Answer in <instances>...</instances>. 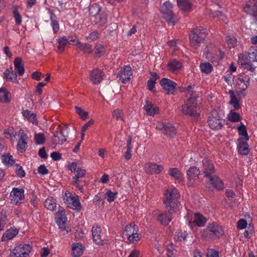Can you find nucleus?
I'll return each instance as SVG.
<instances>
[{
	"mask_svg": "<svg viewBox=\"0 0 257 257\" xmlns=\"http://www.w3.org/2000/svg\"><path fill=\"white\" fill-rule=\"evenodd\" d=\"M180 193L176 188L169 189L166 191L164 203L168 213H173L177 212L181 205L178 199Z\"/></svg>",
	"mask_w": 257,
	"mask_h": 257,
	"instance_id": "obj_1",
	"label": "nucleus"
},
{
	"mask_svg": "<svg viewBox=\"0 0 257 257\" xmlns=\"http://www.w3.org/2000/svg\"><path fill=\"white\" fill-rule=\"evenodd\" d=\"M224 233L222 227L217 222L209 224L201 232V236L206 239H216L220 238Z\"/></svg>",
	"mask_w": 257,
	"mask_h": 257,
	"instance_id": "obj_2",
	"label": "nucleus"
},
{
	"mask_svg": "<svg viewBox=\"0 0 257 257\" xmlns=\"http://www.w3.org/2000/svg\"><path fill=\"white\" fill-rule=\"evenodd\" d=\"M207 30L202 27H198L194 29L189 34V40L191 47L197 49L199 44L203 42L206 38Z\"/></svg>",
	"mask_w": 257,
	"mask_h": 257,
	"instance_id": "obj_3",
	"label": "nucleus"
},
{
	"mask_svg": "<svg viewBox=\"0 0 257 257\" xmlns=\"http://www.w3.org/2000/svg\"><path fill=\"white\" fill-rule=\"evenodd\" d=\"M160 11L169 25L174 26L178 21L176 16L173 12V5L170 2H165L161 6Z\"/></svg>",
	"mask_w": 257,
	"mask_h": 257,
	"instance_id": "obj_4",
	"label": "nucleus"
},
{
	"mask_svg": "<svg viewBox=\"0 0 257 257\" xmlns=\"http://www.w3.org/2000/svg\"><path fill=\"white\" fill-rule=\"evenodd\" d=\"M200 171L196 167H191L187 171L188 178L187 185L189 187H195L200 182L199 175Z\"/></svg>",
	"mask_w": 257,
	"mask_h": 257,
	"instance_id": "obj_5",
	"label": "nucleus"
},
{
	"mask_svg": "<svg viewBox=\"0 0 257 257\" xmlns=\"http://www.w3.org/2000/svg\"><path fill=\"white\" fill-rule=\"evenodd\" d=\"M138 232V226L135 224H130L126 225L123 231V235H125L128 240L134 243L139 240V234Z\"/></svg>",
	"mask_w": 257,
	"mask_h": 257,
	"instance_id": "obj_6",
	"label": "nucleus"
},
{
	"mask_svg": "<svg viewBox=\"0 0 257 257\" xmlns=\"http://www.w3.org/2000/svg\"><path fill=\"white\" fill-rule=\"evenodd\" d=\"M32 249L29 244H20L11 251L10 254L18 257H27Z\"/></svg>",
	"mask_w": 257,
	"mask_h": 257,
	"instance_id": "obj_7",
	"label": "nucleus"
},
{
	"mask_svg": "<svg viewBox=\"0 0 257 257\" xmlns=\"http://www.w3.org/2000/svg\"><path fill=\"white\" fill-rule=\"evenodd\" d=\"M243 10L245 13L252 16L254 23L257 24V1H248Z\"/></svg>",
	"mask_w": 257,
	"mask_h": 257,
	"instance_id": "obj_8",
	"label": "nucleus"
},
{
	"mask_svg": "<svg viewBox=\"0 0 257 257\" xmlns=\"http://www.w3.org/2000/svg\"><path fill=\"white\" fill-rule=\"evenodd\" d=\"M156 128L162 131L164 135L170 138L174 137L176 134V128L170 123H159L156 126Z\"/></svg>",
	"mask_w": 257,
	"mask_h": 257,
	"instance_id": "obj_9",
	"label": "nucleus"
},
{
	"mask_svg": "<svg viewBox=\"0 0 257 257\" xmlns=\"http://www.w3.org/2000/svg\"><path fill=\"white\" fill-rule=\"evenodd\" d=\"M133 75L132 68L130 66H124L117 73V77L119 81L122 83L125 84L129 82L131 76Z\"/></svg>",
	"mask_w": 257,
	"mask_h": 257,
	"instance_id": "obj_10",
	"label": "nucleus"
},
{
	"mask_svg": "<svg viewBox=\"0 0 257 257\" xmlns=\"http://www.w3.org/2000/svg\"><path fill=\"white\" fill-rule=\"evenodd\" d=\"M207 122L209 127L212 130H220L223 126L221 120L217 115L216 111L212 112L211 116L209 117Z\"/></svg>",
	"mask_w": 257,
	"mask_h": 257,
	"instance_id": "obj_11",
	"label": "nucleus"
},
{
	"mask_svg": "<svg viewBox=\"0 0 257 257\" xmlns=\"http://www.w3.org/2000/svg\"><path fill=\"white\" fill-rule=\"evenodd\" d=\"M67 136L65 135L60 125H58L57 130L53 133L52 142L55 145H62L67 140Z\"/></svg>",
	"mask_w": 257,
	"mask_h": 257,
	"instance_id": "obj_12",
	"label": "nucleus"
},
{
	"mask_svg": "<svg viewBox=\"0 0 257 257\" xmlns=\"http://www.w3.org/2000/svg\"><path fill=\"white\" fill-rule=\"evenodd\" d=\"M202 172L205 177H211L215 173V168L213 164L210 160L205 158L202 161Z\"/></svg>",
	"mask_w": 257,
	"mask_h": 257,
	"instance_id": "obj_13",
	"label": "nucleus"
},
{
	"mask_svg": "<svg viewBox=\"0 0 257 257\" xmlns=\"http://www.w3.org/2000/svg\"><path fill=\"white\" fill-rule=\"evenodd\" d=\"M160 83L167 94H173L175 92L177 84L170 79L164 78L160 81Z\"/></svg>",
	"mask_w": 257,
	"mask_h": 257,
	"instance_id": "obj_14",
	"label": "nucleus"
},
{
	"mask_svg": "<svg viewBox=\"0 0 257 257\" xmlns=\"http://www.w3.org/2000/svg\"><path fill=\"white\" fill-rule=\"evenodd\" d=\"M10 197H11V200L15 202L16 204H21L22 201L24 199V190L18 188H13L11 193Z\"/></svg>",
	"mask_w": 257,
	"mask_h": 257,
	"instance_id": "obj_15",
	"label": "nucleus"
},
{
	"mask_svg": "<svg viewBox=\"0 0 257 257\" xmlns=\"http://www.w3.org/2000/svg\"><path fill=\"white\" fill-rule=\"evenodd\" d=\"M104 73L98 68L93 69L90 74L89 79L94 84H99L103 79Z\"/></svg>",
	"mask_w": 257,
	"mask_h": 257,
	"instance_id": "obj_16",
	"label": "nucleus"
},
{
	"mask_svg": "<svg viewBox=\"0 0 257 257\" xmlns=\"http://www.w3.org/2000/svg\"><path fill=\"white\" fill-rule=\"evenodd\" d=\"M69 170L75 173V176L73 178H83L86 174V171L78 167L77 164L73 162L68 166Z\"/></svg>",
	"mask_w": 257,
	"mask_h": 257,
	"instance_id": "obj_17",
	"label": "nucleus"
},
{
	"mask_svg": "<svg viewBox=\"0 0 257 257\" xmlns=\"http://www.w3.org/2000/svg\"><path fill=\"white\" fill-rule=\"evenodd\" d=\"M163 169L162 165L154 163H148L145 165V171L150 174H159Z\"/></svg>",
	"mask_w": 257,
	"mask_h": 257,
	"instance_id": "obj_18",
	"label": "nucleus"
},
{
	"mask_svg": "<svg viewBox=\"0 0 257 257\" xmlns=\"http://www.w3.org/2000/svg\"><path fill=\"white\" fill-rule=\"evenodd\" d=\"M64 203L67 205L68 208L77 210H80L81 208V203L77 196L69 199L64 198Z\"/></svg>",
	"mask_w": 257,
	"mask_h": 257,
	"instance_id": "obj_19",
	"label": "nucleus"
},
{
	"mask_svg": "<svg viewBox=\"0 0 257 257\" xmlns=\"http://www.w3.org/2000/svg\"><path fill=\"white\" fill-rule=\"evenodd\" d=\"M181 110L184 114L193 117L195 119H198L199 116V114L197 112L196 109L188 103L183 104L182 106Z\"/></svg>",
	"mask_w": 257,
	"mask_h": 257,
	"instance_id": "obj_20",
	"label": "nucleus"
},
{
	"mask_svg": "<svg viewBox=\"0 0 257 257\" xmlns=\"http://www.w3.org/2000/svg\"><path fill=\"white\" fill-rule=\"evenodd\" d=\"M192 86L189 85L187 89V97H188L187 102L192 106H193L195 109L198 106L197 98L196 95H193V92L192 90Z\"/></svg>",
	"mask_w": 257,
	"mask_h": 257,
	"instance_id": "obj_21",
	"label": "nucleus"
},
{
	"mask_svg": "<svg viewBox=\"0 0 257 257\" xmlns=\"http://www.w3.org/2000/svg\"><path fill=\"white\" fill-rule=\"evenodd\" d=\"M247 141L246 140H244L243 138L238 139L237 148L238 152L241 155H247L249 153V150Z\"/></svg>",
	"mask_w": 257,
	"mask_h": 257,
	"instance_id": "obj_22",
	"label": "nucleus"
},
{
	"mask_svg": "<svg viewBox=\"0 0 257 257\" xmlns=\"http://www.w3.org/2000/svg\"><path fill=\"white\" fill-rule=\"evenodd\" d=\"M84 247L80 242L74 243L72 244V257H79L84 251Z\"/></svg>",
	"mask_w": 257,
	"mask_h": 257,
	"instance_id": "obj_23",
	"label": "nucleus"
},
{
	"mask_svg": "<svg viewBox=\"0 0 257 257\" xmlns=\"http://www.w3.org/2000/svg\"><path fill=\"white\" fill-rule=\"evenodd\" d=\"M91 231L93 241L98 244H102V239H101L100 235V226L98 225L93 226L91 229Z\"/></svg>",
	"mask_w": 257,
	"mask_h": 257,
	"instance_id": "obj_24",
	"label": "nucleus"
},
{
	"mask_svg": "<svg viewBox=\"0 0 257 257\" xmlns=\"http://www.w3.org/2000/svg\"><path fill=\"white\" fill-rule=\"evenodd\" d=\"M51 25L53 28L54 33H56L59 30V24L57 17L52 10H49Z\"/></svg>",
	"mask_w": 257,
	"mask_h": 257,
	"instance_id": "obj_25",
	"label": "nucleus"
},
{
	"mask_svg": "<svg viewBox=\"0 0 257 257\" xmlns=\"http://www.w3.org/2000/svg\"><path fill=\"white\" fill-rule=\"evenodd\" d=\"M19 233V230L17 229H8L2 237V241H6L12 239Z\"/></svg>",
	"mask_w": 257,
	"mask_h": 257,
	"instance_id": "obj_26",
	"label": "nucleus"
},
{
	"mask_svg": "<svg viewBox=\"0 0 257 257\" xmlns=\"http://www.w3.org/2000/svg\"><path fill=\"white\" fill-rule=\"evenodd\" d=\"M177 4L179 8L184 12H189L192 8V4L189 0H177Z\"/></svg>",
	"mask_w": 257,
	"mask_h": 257,
	"instance_id": "obj_27",
	"label": "nucleus"
},
{
	"mask_svg": "<svg viewBox=\"0 0 257 257\" xmlns=\"http://www.w3.org/2000/svg\"><path fill=\"white\" fill-rule=\"evenodd\" d=\"M22 60L20 57H16L14 61L15 69L19 75L22 76L25 71L24 65L22 64Z\"/></svg>",
	"mask_w": 257,
	"mask_h": 257,
	"instance_id": "obj_28",
	"label": "nucleus"
},
{
	"mask_svg": "<svg viewBox=\"0 0 257 257\" xmlns=\"http://www.w3.org/2000/svg\"><path fill=\"white\" fill-rule=\"evenodd\" d=\"M169 175L178 180L179 183L182 182L183 180V174L177 168H171L169 170Z\"/></svg>",
	"mask_w": 257,
	"mask_h": 257,
	"instance_id": "obj_29",
	"label": "nucleus"
},
{
	"mask_svg": "<svg viewBox=\"0 0 257 257\" xmlns=\"http://www.w3.org/2000/svg\"><path fill=\"white\" fill-rule=\"evenodd\" d=\"M213 187L217 190L223 189V183L221 180L215 175H213L211 177H208Z\"/></svg>",
	"mask_w": 257,
	"mask_h": 257,
	"instance_id": "obj_30",
	"label": "nucleus"
},
{
	"mask_svg": "<svg viewBox=\"0 0 257 257\" xmlns=\"http://www.w3.org/2000/svg\"><path fill=\"white\" fill-rule=\"evenodd\" d=\"M77 48L80 51H82L84 53H91L92 52V46L87 43H82L76 41V43L75 44Z\"/></svg>",
	"mask_w": 257,
	"mask_h": 257,
	"instance_id": "obj_31",
	"label": "nucleus"
},
{
	"mask_svg": "<svg viewBox=\"0 0 257 257\" xmlns=\"http://www.w3.org/2000/svg\"><path fill=\"white\" fill-rule=\"evenodd\" d=\"M148 115H154L159 112V109L157 107H153L152 103L148 100L146 101V105L144 107Z\"/></svg>",
	"mask_w": 257,
	"mask_h": 257,
	"instance_id": "obj_32",
	"label": "nucleus"
},
{
	"mask_svg": "<svg viewBox=\"0 0 257 257\" xmlns=\"http://www.w3.org/2000/svg\"><path fill=\"white\" fill-rule=\"evenodd\" d=\"M172 213H162L157 216V219L161 224L167 225L172 219Z\"/></svg>",
	"mask_w": 257,
	"mask_h": 257,
	"instance_id": "obj_33",
	"label": "nucleus"
},
{
	"mask_svg": "<svg viewBox=\"0 0 257 257\" xmlns=\"http://www.w3.org/2000/svg\"><path fill=\"white\" fill-rule=\"evenodd\" d=\"M83 178H72V185L75 186L81 192L83 191V187L85 185L86 182L82 180Z\"/></svg>",
	"mask_w": 257,
	"mask_h": 257,
	"instance_id": "obj_34",
	"label": "nucleus"
},
{
	"mask_svg": "<svg viewBox=\"0 0 257 257\" xmlns=\"http://www.w3.org/2000/svg\"><path fill=\"white\" fill-rule=\"evenodd\" d=\"M23 116L26 118L30 122L33 124H37L38 121L37 120L36 117V114L35 113H31L29 110H25L23 111Z\"/></svg>",
	"mask_w": 257,
	"mask_h": 257,
	"instance_id": "obj_35",
	"label": "nucleus"
},
{
	"mask_svg": "<svg viewBox=\"0 0 257 257\" xmlns=\"http://www.w3.org/2000/svg\"><path fill=\"white\" fill-rule=\"evenodd\" d=\"M206 220V218L200 213H195L194 215L193 222L198 226H203Z\"/></svg>",
	"mask_w": 257,
	"mask_h": 257,
	"instance_id": "obj_36",
	"label": "nucleus"
},
{
	"mask_svg": "<svg viewBox=\"0 0 257 257\" xmlns=\"http://www.w3.org/2000/svg\"><path fill=\"white\" fill-rule=\"evenodd\" d=\"M58 43L57 51L61 53L64 51L65 47L69 44V41L65 36H63L59 39Z\"/></svg>",
	"mask_w": 257,
	"mask_h": 257,
	"instance_id": "obj_37",
	"label": "nucleus"
},
{
	"mask_svg": "<svg viewBox=\"0 0 257 257\" xmlns=\"http://www.w3.org/2000/svg\"><path fill=\"white\" fill-rule=\"evenodd\" d=\"M229 93L230 95V103L232 105L235 109H238L240 107V105L238 100L235 95L233 90H229Z\"/></svg>",
	"mask_w": 257,
	"mask_h": 257,
	"instance_id": "obj_38",
	"label": "nucleus"
},
{
	"mask_svg": "<svg viewBox=\"0 0 257 257\" xmlns=\"http://www.w3.org/2000/svg\"><path fill=\"white\" fill-rule=\"evenodd\" d=\"M168 67L169 70L175 72L179 70L182 66V64L177 61H173L168 62Z\"/></svg>",
	"mask_w": 257,
	"mask_h": 257,
	"instance_id": "obj_39",
	"label": "nucleus"
},
{
	"mask_svg": "<svg viewBox=\"0 0 257 257\" xmlns=\"http://www.w3.org/2000/svg\"><path fill=\"white\" fill-rule=\"evenodd\" d=\"M44 205L48 209L53 211L56 208L55 200L52 197L48 198L44 202Z\"/></svg>",
	"mask_w": 257,
	"mask_h": 257,
	"instance_id": "obj_40",
	"label": "nucleus"
},
{
	"mask_svg": "<svg viewBox=\"0 0 257 257\" xmlns=\"http://www.w3.org/2000/svg\"><path fill=\"white\" fill-rule=\"evenodd\" d=\"M100 7L96 4H94L90 6L89 8V12L90 15L94 17L96 16L100 12Z\"/></svg>",
	"mask_w": 257,
	"mask_h": 257,
	"instance_id": "obj_41",
	"label": "nucleus"
},
{
	"mask_svg": "<svg viewBox=\"0 0 257 257\" xmlns=\"http://www.w3.org/2000/svg\"><path fill=\"white\" fill-rule=\"evenodd\" d=\"M200 68L202 72L209 74L212 71L213 67L210 63L205 62L200 64Z\"/></svg>",
	"mask_w": 257,
	"mask_h": 257,
	"instance_id": "obj_42",
	"label": "nucleus"
},
{
	"mask_svg": "<svg viewBox=\"0 0 257 257\" xmlns=\"http://www.w3.org/2000/svg\"><path fill=\"white\" fill-rule=\"evenodd\" d=\"M46 141L45 137L43 133L35 134L34 135V142L36 145H42Z\"/></svg>",
	"mask_w": 257,
	"mask_h": 257,
	"instance_id": "obj_43",
	"label": "nucleus"
},
{
	"mask_svg": "<svg viewBox=\"0 0 257 257\" xmlns=\"http://www.w3.org/2000/svg\"><path fill=\"white\" fill-rule=\"evenodd\" d=\"M94 21L96 23H99L100 25H103L106 23L107 18L106 16L104 13H99L96 16L94 17Z\"/></svg>",
	"mask_w": 257,
	"mask_h": 257,
	"instance_id": "obj_44",
	"label": "nucleus"
},
{
	"mask_svg": "<svg viewBox=\"0 0 257 257\" xmlns=\"http://www.w3.org/2000/svg\"><path fill=\"white\" fill-rule=\"evenodd\" d=\"M27 142L22 139H19L17 144V150L21 153H24L27 148Z\"/></svg>",
	"mask_w": 257,
	"mask_h": 257,
	"instance_id": "obj_45",
	"label": "nucleus"
},
{
	"mask_svg": "<svg viewBox=\"0 0 257 257\" xmlns=\"http://www.w3.org/2000/svg\"><path fill=\"white\" fill-rule=\"evenodd\" d=\"M239 114L235 111L231 110L228 114V119L232 122H238L241 120Z\"/></svg>",
	"mask_w": 257,
	"mask_h": 257,
	"instance_id": "obj_46",
	"label": "nucleus"
},
{
	"mask_svg": "<svg viewBox=\"0 0 257 257\" xmlns=\"http://www.w3.org/2000/svg\"><path fill=\"white\" fill-rule=\"evenodd\" d=\"M2 162L6 165H12L15 163V160L12 156L8 155H3L2 157Z\"/></svg>",
	"mask_w": 257,
	"mask_h": 257,
	"instance_id": "obj_47",
	"label": "nucleus"
},
{
	"mask_svg": "<svg viewBox=\"0 0 257 257\" xmlns=\"http://www.w3.org/2000/svg\"><path fill=\"white\" fill-rule=\"evenodd\" d=\"M249 62H250V61L249 60L247 54H240L239 56L238 63L241 66L245 67Z\"/></svg>",
	"mask_w": 257,
	"mask_h": 257,
	"instance_id": "obj_48",
	"label": "nucleus"
},
{
	"mask_svg": "<svg viewBox=\"0 0 257 257\" xmlns=\"http://www.w3.org/2000/svg\"><path fill=\"white\" fill-rule=\"evenodd\" d=\"M95 54L97 57H100L105 53V48L100 44H97L95 47Z\"/></svg>",
	"mask_w": 257,
	"mask_h": 257,
	"instance_id": "obj_49",
	"label": "nucleus"
},
{
	"mask_svg": "<svg viewBox=\"0 0 257 257\" xmlns=\"http://www.w3.org/2000/svg\"><path fill=\"white\" fill-rule=\"evenodd\" d=\"M75 109L76 112L80 116L82 120H85L88 117V113L84 111L81 107L75 106Z\"/></svg>",
	"mask_w": 257,
	"mask_h": 257,
	"instance_id": "obj_50",
	"label": "nucleus"
},
{
	"mask_svg": "<svg viewBox=\"0 0 257 257\" xmlns=\"http://www.w3.org/2000/svg\"><path fill=\"white\" fill-rule=\"evenodd\" d=\"M238 133L239 135L245 137L244 140H246V141L248 140L249 138L247 135L246 127L245 125L241 122L240 125L238 127Z\"/></svg>",
	"mask_w": 257,
	"mask_h": 257,
	"instance_id": "obj_51",
	"label": "nucleus"
},
{
	"mask_svg": "<svg viewBox=\"0 0 257 257\" xmlns=\"http://www.w3.org/2000/svg\"><path fill=\"white\" fill-rule=\"evenodd\" d=\"M13 14L16 24L18 25H21L22 23V17L19 12L18 8L17 7H15L14 8Z\"/></svg>",
	"mask_w": 257,
	"mask_h": 257,
	"instance_id": "obj_52",
	"label": "nucleus"
},
{
	"mask_svg": "<svg viewBox=\"0 0 257 257\" xmlns=\"http://www.w3.org/2000/svg\"><path fill=\"white\" fill-rule=\"evenodd\" d=\"M117 194V192H113L110 190H108L105 194V198L107 199L108 202H111L114 201Z\"/></svg>",
	"mask_w": 257,
	"mask_h": 257,
	"instance_id": "obj_53",
	"label": "nucleus"
},
{
	"mask_svg": "<svg viewBox=\"0 0 257 257\" xmlns=\"http://www.w3.org/2000/svg\"><path fill=\"white\" fill-rule=\"evenodd\" d=\"M226 41L229 48H233L236 45L237 40L233 36H227Z\"/></svg>",
	"mask_w": 257,
	"mask_h": 257,
	"instance_id": "obj_54",
	"label": "nucleus"
},
{
	"mask_svg": "<svg viewBox=\"0 0 257 257\" xmlns=\"http://www.w3.org/2000/svg\"><path fill=\"white\" fill-rule=\"evenodd\" d=\"M187 235L188 233L185 231H180L176 232V236H177V238L176 239L177 241H184L186 239Z\"/></svg>",
	"mask_w": 257,
	"mask_h": 257,
	"instance_id": "obj_55",
	"label": "nucleus"
},
{
	"mask_svg": "<svg viewBox=\"0 0 257 257\" xmlns=\"http://www.w3.org/2000/svg\"><path fill=\"white\" fill-rule=\"evenodd\" d=\"M0 101L5 102H9L8 93L3 89L0 90Z\"/></svg>",
	"mask_w": 257,
	"mask_h": 257,
	"instance_id": "obj_56",
	"label": "nucleus"
},
{
	"mask_svg": "<svg viewBox=\"0 0 257 257\" xmlns=\"http://www.w3.org/2000/svg\"><path fill=\"white\" fill-rule=\"evenodd\" d=\"M65 219L66 217H58L56 220V223L59 227L62 229H65Z\"/></svg>",
	"mask_w": 257,
	"mask_h": 257,
	"instance_id": "obj_57",
	"label": "nucleus"
},
{
	"mask_svg": "<svg viewBox=\"0 0 257 257\" xmlns=\"http://www.w3.org/2000/svg\"><path fill=\"white\" fill-rule=\"evenodd\" d=\"M247 222L246 220L243 219H239L237 223V227L240 229L245 228Z\"/></svg>",
	"mask_w": 257,
	"mask_h": 257,
	"instance_id": "obj_58",
	"label": "nucleus"
},
{
	"mask_svg": "<svg viewBox=\"0 0 257 257\" xmlns=\"http://www.w3.org/2000/svg\"><path fill=\"white\" fill-rule=\"evenodd\" d=\"M173 250L174 248L172 244L167 246L166 248V254L168 257L172 256L174 254Z\"/></svg>",
	"mask_w": 257,
	"mask_h": 257,
	"instance_id": "obj_59",
	"label": "nucleus"
},
{
	"mask_svg": "<svg viewBox=\"0 0 257 257\" xmlns=\"http://www.w3.org/2000/svg\"><path fill=\"white\" fill-rule=\"evenodd\" d=\"M38 171L42 175L47 174L49 173L48 170L44 165H40V166L38 167Z\"/></svg>",
	"mask_w": 257,
	"mask_h": 257,
	"instance_id": "obj_60",
	"label": "nucleus"
},
{
	"mask_svg": "<svg viewBox=\"0 0 257 257\" xmlns=\"http://www.w3.org/2000/svg\"><path fill=\"white\" fill-rule=\"evenodd\" d=\"M17 170H16V173L18 176L20 178H23L25 176V172L24 170L23 169L21 166L19 165H17Z\"/></svg>",
	"mask_w": 257,
	"mask_h": 257,
	"instance_id": "obj_61",
	"label": "nucleus"
},
{
	"mask_svg": "<svg viewBox=\"0 0 257 257\" xmlns=\"http://www.w3.org/2000/svg\"><path fill=\"white\" fill-rule=\"evenodd\" d=\"M249 60L251 62L252 61H256V53L253 51L248 52L247 55Z\"/></svg>",
	"mask_w": 257,
	"mask_h": 257,
	"instance_id": "obj_62",
	"label": "nucleus"
},
{
	"mask_svg": "<svg viewBox=\"0 0 257 257\" xmlns=\"http://www.w3.org/2000/svg\"><path fill=\"white\" fill-rule=\"evenodd\" d=\"M38 154L40 157L43 159H47L48 157V155L46 152L45 148L44 147H43L39 150Z\"/></svg>",
	"mask_w": 257,
	"mask_h": 257,
	"instance_id": "obj_63",
	"label": "nucleus"
},
{
	"mask_svg": "<svg viewBox=\"0 0 257 257\" xmlns=\"http://www.w3.org/2000/svg\"><path fill=\"white\" fill-rule=\"evenodd\" d=\"M51 157L54 161H58L61 159V155L57 152H52L51 154Z\"/></svg>",
	"mask_w": 257,
	"mask_h": 257,
	"instance_id": "obj_64",
	"label": "nucleus"
}]
</instances>
